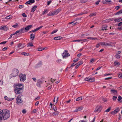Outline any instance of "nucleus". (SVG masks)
<instances>
[{"mask_svg":"<svg viewBox=\"0 0 122 122\" xmlns=\"http://www.w3.org/2000/svg\"><path fill=\"white\" fill-rule=\"evenodd\" d=\"M14 91L16 94H21L23 92V85L21 84H16L14 86Z\"/></svg>","mask_w":122,"mask_h":122,"instance_id":"nucleus-1","label":"nucleus"},{"mask_svg":"<svg viewBox=\"0 0 122 122\" xmlns=\"http://www.w3.org/2000/svg\"><path fill=\"white\" fill-rule=\"evenodd\" d=\"M10 116V112L8 110L0 109V120H5L8 118Z\"/></svg>","mask_w":122,"mask_h":122,"instance_id":"nucleus-2","label":"nucleus"},{"mask_svg":"<svg viewBox=\"0 0 122 122\" xmlns=\"http://www.w3.org/2000/svg\"><path fill=\"white\" fill-rule=\"evenodd\" d=\"M19 73V71L17 69L15 68L12 70V73L11 75L13 77H15L17 76Z\"/></svg>","mask_w":122,"mask_h":122,"instance_id":"nucleus-3","label":"nucleus"},{"mask_svg":"<svg viewBox=\"0 0 122 122\" xmlns=\"http://www.w3.org/2000/svg\"><path fill=\"white\" fill-rule=\"evenodd\" d=\"M23 95L22 94L19 95L16 98V103L19 104L20 103H21L23 102V101L21 100V97Z\"/></svg>","mask_w":122,"mask_h":122,"instance_id":"nucleus-4","label":"nucleus"},{"mask_svg":"<svg viewBox=\"0 0 122 122\" xmlns=\"http://www.w3.org/2000/svg\"><path fill=\"white\" fill-rule=\"evenodd\" d=\"M20 79V81H24L26 79V75L25 74H22L21 73L19 75Z\"/></svg>","mask_w":122,"mask_h":122,"instance_id":"nucleus-5","label":"nucleus"},{"mask_svg":"<svg viewBox=\"0 0 122 122\" xmlns=\"http://www.w3.org/2000/svg\"><path fill=\"white\" fill-rule=\"evenodd\" d=\"M62 56H63V58H65L66 57L70 56V54L68 52L67 50H65L62 54Z\"/></svg>","mask_w":122,"mask_h":122,"instance_id":"nucleus-6","label":"nucleus"},{"mask_svg":"<svg viewBox=\"0 0 122 122\" xmlns=\"http://www.w3.org/2000/svg\"><path fill=\"white\" fill-rule=\"evenodd\" d=\"M42 82L40 80H37V83L36 84V86L39 87H41V85L42 84Z\"/></svg>","mask_w":122,"mask_h":122,"instance_id":"nucleus-7","label":"nucleus"},{"mask_svg":"<svg viewBox=\"0 0 122 122\" xmlns=\"http://www.w3.org/2000/svg\"><path fill=\"white\" fill-rule=\"evenodd\" d=\"M102 109V107L101 106L99 107H97L94 111V112H98V111L100 112Z\"/></svg>","mask_w":122,"mask_h":122,"instance_id":"nucleus-8","label":"nucleus"},{"mask_svg":"<svg viewBox=\"0 0 122 122\" xmlns=\"http://www.w3.org/2000/svg\"><path fill=\"white\" fill-rule=\"evenodd\" d=\"M101 45V46H110L111 45V44L105 42H100Z\"/></svg>","mask_w":122,"mask_h":122,"instance_id":"nucleus-9","label":"nucleus"},{"mask_svg":"<svg viewBox=\"0 0 122 122\" xmlns=\"http://www.w3.org/2000/svg\"><path fill=\"white\" fill-rule=\"evenodd\" d=\"M32 26V25H28L24 29V30L27 31L28 30L30 29Z\"/></svg>","mask_w":122,"mask_h":122,"instance_id":"nucleus-10","label":"nucleus"},{"mask_svg":"<svg viewBox=\"0 0 122 122\" xmlns=\"http://www.w3.org/2000/svg\"><path fill=\"white\" fill-rule=\"evenodd\" d=\"M111 1V0H104L102 1V2L104 4H109V3Z\"/></svg>","mask_w":122,"mask_h":122,"instance_id":"nucleus-11","label":"nucleus"},{"mask_svg":"<svg viewBox=\"0 0 122 122\" xmlns=\"http://www.w3.org/2000/svg\"><path fill=\"white\" fill-rule=\"evenodd\" d=\"M8 29V28L6 26H0V30H4L5 31H6Z\"/></svg>","mask_w":122,"mask_h":122,"instance_id":"nucleus-12","label":"nucleus"},{"mask_svg":"<svg viewBox=\"0 0 122 122\" xmlns=\"http://www.w3.org/2000/svg\"><path fill=\"white\" fill-rule=\"evenodd\" d=\"M114 20L115 22H119L122 21V19L120 17L116 18L114 19Z\"/></svg>","mask_w":122,"mask_h":122,"instance_id":"nucleus-13","label":"nucleus"},{"mask_svg":"<svg viewBox=\"0 0 122 122\" xmlns=\"http://www.w3.org/2000/svg\"><path fill=\"white\" fill-rule=\"evenodd\" d=\"M43 27V26L42 25L38 27L37 28H36L34 30H31V32H35L39 30H40V29L42 28Z\"/></svg>","mask_w":122,"mask_h":122,"instance_id":"nucleus-14","label":"nucleus"},{"mask_svg":"<svg viewBox=\"0 0 122 122\" xmlns=\"http://www.w3.org/2000/svg\"><path fill=\"white\" fill-rule=\"evenodd\" d=\"M42 65L41 61H40L36 66V68H37L40 67Z\"/></svg>","mask_w":122,"mask_h":122,"instance_id":"nucleus-15","label":"nucleus"},{"mask_svg":"<svg viewBox=\"0 0 122 122\" xmlns=\"http://www.w3.org/2000/svg\"><path fill=\"white\" fill-rule=\"evenodd\" d=\"M4 98L5 100L8 101H11L14 99V98H10L8 97L7 96H5Z\"/></svg>","mask_w":122,"mask_h":122,"instance_id":"nucleus-16","label":"nucleus"},{"mask_svg":"<svg viewBox=\"0 0 122 122\" xmlns=\"http://www.w3.org/2000/svg\"><path fill=\"white\" fill-rule=\"evenodd\" d=\"M107 26L106 25H103L102 26V30H107Z\"/></svg>","mask_w":122,"mask_h":122,"instance_id":"nucleus-17","label":"nucleus"},{"mask_svg":"<svg viewBox=\"0 0 122 122\" xmlns=\"http://www.w3.org/2000/svg\"><path fill=\"white\" fill-rule=\"evenodd\" d=\"M63 37L61 36H57L54 38V39L55 40H57L61 39Z\"/></svg>","mask_w":122,"mask_h":122,"instance_id":"nucleus-18","label":"nucleus"},{"mask_svg":"<svg viewBox=\"0 0 122 122\" xmlns=\"http://www.w3.org/2000/svg\"><path fill=\"white\" fill-rule=\"evenodd\" d=\"M35 35L34 34L32 33L30 35V39L32 40L34 39L35 38Z\"/></svg>","mask_w":122,"mask_h":122,"instance_id":"nucleus-19","label":"nucleus"},{"mask_svg":"<svg viewBox=\"0 0 122 122\" xmlns=\"http://www.w3.org/2000/svg\"><path fill=\"white\" fill-rule=\"evenodd\" d=\"M59 12V10L58 9H57V10L52 12L53 15H57Z\"/></svg>","mask_w":122,"mask_h":122,"instance_id":"nucleus-20","label":"nucleus"},{"mask_svg":"<svg viewBox=\"0 0 122 122\" xmlns=\"http://www.w3.org/2000/svg\"><path fill=\"white\" fill-rule=\"evenodd\" d=\"M18 46L20 49L24 47L23 45L21 43H19L18 45Z\"/></svg>","mask_w":122,"mask_h":122,"instance_id":"nucleus-21","label":"nucleus"},{"mask_svg":"<svg viewBox=\"0 0 122 122\" xmlns=\"http://www.w3.org/2000/svg\"><path fill=\"white\" fill-rule=\"evenodd\" d=\"M24 28H21L20 30H19V31H20L19 33H20L21 34L24 33L25 32L24 31Z\"/></svg>","mask_w":122,"mask_h":122,"instance_id":"nucleus-22","label":"nucleus"},{"mask_svg":"<svg viewBox=\"0 0 122 122\" xmlns=\"http://www.w3.org/2000/svg\"><path fill=\"white\" fill-rule=\"evenodd\" d=\"M37 6H35L33 7L32 9L31 12H34L36 10Z\"/></svg>","mask_w":122,"mask_h":122,"instance_id":"nucleus-23","label":"nucleus"},{"mask_svg":"<svg viewBox=\"0 0 122 122\" xmlns=\"http://www.w3.org/2000/svg\"><path fill=\"white\" fill-rule=\"evenodd\" d=\"M118 113V112H117L116 111H115V110L110 112L111 114L113 115H115V114H117Z\"/></svg>","mask_w":122,"mask_h":122,"instance_id":"nucleus-24","label":"nucleus"},{"mask_svg":"<svg viewBox=\"0 0 122 122\" xmlns=\"http://www.w3.org/2000/svg\"><path fill=\"white\" fill-rule=\"evenodd\" d=\"M55 112H53V115L55 116L58 115L59 113V112L57 111Z\"/></svg>","mask_w":122,"mask_h":122,"instance_id":"nucleus-25","label":"nucleus"},{"mask_svg":"<svg viewBox=\"0 0 122 122\" xmlns=\"http://www.w3.org/2000/svg\"><path fill=\"white\" fill-rule=\"evenodd\" d=\"M89 79L90 80V81H89V82H94L95 81V79L94 78H89Z\"/></svg>","mask_w":122,"mask_h":122,"instance_id":"nucleus-26","label":"nucleus"},{"mask_svg":"<svg viewBox=\"0 0 122 122\" xmlns=\"http://www.w3.org/2000/svg\"><path fill=\"white\" fill-rule=\"evenodd\" d=\"M114 65L115 66H118L120 64L119 62L117 61H116L114 63Z\"/></svg>","mask_w":122,"mask_h":122,"instance_id":"nucleus-27","label":"nucleus"},{"mask_svg":"<svg viewBox=\"0 0 122 122\" xmlns=\"http://www.w3.org/2000/svg\"><path fill=\"white\" fill-rule=\"evenodd\" d=\"M96 15V13H93L90 14L89 15V16L92 17V16H95Z\"/></svg>","mask_w":122,"mask_h":122,"instance_id":"nucleus-28","label":"nucleus"},{"mask_svg":"<svg viewBox=\"0 0 122 122\" xmlns=\"http://www.w3.org/2000/svg\"><path fill=\"white\" fill-rule=\"evenodd\" d=\"M111 107H110L108 109L105 110V112H108L111 110Z\"/></svg>","mask_w":122,"mask_h":122,"instance_id":"nucleus-29","label":"nucleus"},{"mask_svg":"<svg viewBox=\"0 0 122 122\" xmlns=\"http://www.w3.org/2000/svg\"><path fill=\"white\" fill-rule=\"evenodd\" d=\"M22 54L23 55H24L25 56H28L29 55V54L28 53L24 52L22 53Z\"/></svg>","mask_w":122,"mask_h":122,"instance_id":"nucleus-30","label":"nucleus"},{"mask_svg":"<svg viewBox=\"0 0 122 122\" xmlns=\"http://www.w3.org/2000/svg\"><path fill=\"white\" fill-rule=\"evenodd\" d=\"M48 12V10L47 9L45 10L43 12V13H42L43 15H44L45 13H47Z\"/></svg>","mask_w":122,"mask_h":122,"instance_id":"nucleus-31","label":"nucleus"},{"mask_svg":"<svg viewBox=\"0 0 122 122\" xmlns=\"http://www.w3.org/2000/svg\"><path fill=\"white\" fill-rule=\"evenodd\" d=\"M53 110L54 111H57V107L56 106H54L53 108Z\"/></svg>","mask_w":122,"mask_h":122,"instance_id":"nucleus-32","label":"nucleus"},{"mask_svg":"<svg viewBox=\"0 0 122 122\" xmlns=\"http://www.w3.org/2000/svg\"><path fill=\"white\" fill-rule=\"evenodd\" d=\"M56 98V97H54L53 101H54V102H55L56 100V102L55 103H56L58 101V97H57V98Z\"/></svg>","mask_w":122,"mask_h":122,"instance_id":"nucleus-33","label":"nucleus"},{"mask_svg":"<svg viewBox=\"0 0 122 122\" xmlns=\"http://www.w3.org/2000/svg\"><path fill=\"white\" fill-rule=\"evenodd\" d=\"M111 91L112 92L114 93H116L117 92V90H115L111 89Z\"/></svg>","mask_w":122,"mask_h":122,"instance_id":"nucleus-34","label":"nucleus"},{"mask_svg":"<svg viewBox=\"0 0 122 122\" xmlns=\"http://www.w3.org/2000/svg\"><path fill=\"white\" fill-rule=\"evenodd\" d=\"M33 46V45L32 43H28L27 45V46L28 47L29 46Z\"/></svg>","mask_w":122,"mask_h":122,"instance_id":"nucleus-35","label":"nucleus"},{"mask_svg":"<svg viewBox=\"0 0 122 122\" xmlns=\"http://www.w3.org/2000/svg\"><path fill=\"white\" fill-rule=\"evenodd\" d=\"M120 109L118 107H117L116 108L115 110L117 112H119L120 111Z\"/></svg>","mask_w":122,"mask_h":122,"instance_id":"nucleus-36","label":"nucleus"},{"mask_svg":"<svg viewBox=\"0 0 122 122\" xmlns=\"http://www.w3.org/2000/svg\"><path fill=\"white\" fill-rule=\"evenodd\" d=\"M82 98L81 97H78L76 99V101H78L82 99Z\"/></svg>","mask_w":122,"mask_h":122,"instance_id":"nucleus-37","label":"nucleus"},{"mask_svg":"<svg viewBox=\"0 0 122 122\" xmlns=\"http://www.w3.org/2000/svg\"><path fill=\"white\" fill-rule=\"evenodd\" d=\"M58 30L57 29L56 30H53L51 33V34H54V33H56V32Z\"/></svg>","mask_w":122,"mask_h":122,"instance_id":"nucleus-38","label":"nucleus"},{"mask_svg":"<svg viewBox=\"0 0 122 122\" xmlns=\"http://www.w3.org/2000/svg\"><path fill=\"white\" fill-rule=\"evenodd\" d=\"M11 18V16L10 15H9L8 16H7L5 18V19H9L10 18Z\"/></svg>","mask_w":122,"mask_h":122,"instance_id":"nucleus-39","label":"nucleus"},{"mask_svg":"<svg viewBox=\"0 0 122 122\" xmlns=\"http://www.w3.org/2000/svg\"><path fill=\"white\" fill-rule=\"evenodd\" d=\"M87 1V0H81L80 1V2L82 3H86Z\"/></svg>","mask_w":122,"mask_h":122,"instance_id":"nucleus-40","label":"nucleus"},{"mask_svg":"<svg viewBox=\"0 0 122 122\" xmlns=\"http://www.w3.org/2000/svg\"><path fill=\"white\" fill-rule=\"evenodd\" d=\"M80 41H83V42H85L87 41L88 40L86 39H80Z\"/></svg>","mask_w":122,"mask_h":122,"instance_id":"nucleus-41","label":"nucleus"},{"mask_svg":"<svg viewBox=\"0 0 122 122\" xmlns=\"http://www.w3.org/2000/svg\"><path fill=\"white\" fill-rule=\"evenodd\" d=\"M88 35H89L88 34L86 33L84 34L81 35V37L82 38L83 37L85 36H87Z\"/></svg>","mask_w":122,"mask_h":122,"instance_id":"nucleus-42","label":"nucleus"},{"mask_svg":"<svg viewBox=\"0 0 122 122\" xmlns=\"http://www.w3.org/2000/svg\"><path fill=\"white\" fill-rule=\"evenodd\" d=\"M100 45H101L100 42H99L97 44L96 46L97 48H98L100 46Z\"/></svg>","mask_w":122,"mask_h":122,"instance_id":"nucleus-43","label":"nucleus"},{"mask_svg":"<svg viewBox=\"0 0 122 122\" xmlns=\"http://www.w3.org/2000/svg\"><path fill=\"white\" fill-rule=\"evenodd\" d=\"M29 0L30 1V3L31 4L34 3L35 1V0Z\"/></svg>","mask_w":122,"mask_h":122,"instance_id":"nucleus-44","label":"nucleus"},{"mask_svg":"<svg viewBox=\"0 0 122 122\" xmlns=\"http://www.w3.org/2000/svg\"><path fill=\"white\" fill-rule=\"evenodd\" d=\"M115 56L116 58L118 59L120 57V56L118 54H117Z\"/></svg>","mask_w":122,"mask_h":122,"instance_id":"nucleus-45","label":"nucleus"},{"mask_svg":"<svg viewBox=\"0 0 122 122\" xmlns=\"http://www.w3.org/2000/svg\"><path fill=\"white\" fill-rule=\"evenodd\" d=\"M117 98V97L116 96H114L113 97V101H115Z\"/></svg>","mask_w":122,"mask_h":122,"instance_id":"nucleus-46","label":"nucleus"},{"mask_svg":"<svg viewBox=\"0 0 122 122\" xmlns=\"http://www.w3.org/2000/svg\"><path fill=\"white\" fill-rule=\"evenodd\" d=\"M94 61V59L93 58L90 61V63H93Z\"/></svg>","mask_w":122,"mask_h":122,"instance_id":"nucleus-47","label":"nucleus"},{"mask_svg":"<svg viewBox=\"0 0 122 122\" xmlns=\"http://www.w3.org/2000/svg\"><path fill=\"white\" fill-rule=\"evenodd\" d=\"M47 15L48 16H53V14L52 12L49 13Z\"/></svg>","mask_w":122,"mask_h":122,"instance_id":"nucleus-48","label":"nucleus"},{"mask_svg":"<svg viewBox=\"0 0 122 122\" xmlns=\"http://www.w3.org/2000/svg\"><path fill=\"white\" fill-rule=\"evenodd\" d=\"M18 26V24L17 23H16V25H13L12 26L14 28H15L17 27Z\"/></svg>","mask_w":122,"mask_h":122,"instance_id":"nucleus-49","label":"nucleus"},{"mask_svg":"<svg viewBox=\"0 0 122 122\" xmlns=\"http://www.w3.org/2000/svg\"><path fill=\"white\" fill-rule=\"evenodd\" d=\"M121 13H122L121 12V10H120V11H118V12H117L116 13L115 15H119L120 14H121Z\"/></svg>","mask_w":122,"mask_h":122,"instance_id":"nucleus-50","label":"nucleus"},{"mask_svg":"<svg viewBox=\"0 0 122 122\" xmlns=\"http://www.w3.org/2000/svg\"><path fill=\"white\" fill-rule=\"evenodd\" d=\"M121 13H122L121 12V10H120V11H118V12H117L116 13L115 15H119L120 14H121Z\"/></svg>","mask_w":122,"mask_h":122,"instance_id":"nucleus-51","label":"nucleus"},{"mask_svg":"<svg viewBox=\"0 0 122 122\" xmlns=\"http://www.w3.org/2000/svg\"><path fill=\"white\" fill-rule=\"evenodd\" d=\"M121 13H122L121 12V10H120V11H118V12H117L116 13L115 15H119L120 14H121Z\"/></svg>","mask_w":122,"mask_h":122,"instance_id":"nucleus-52","label":"nucleus"},{"mask_svg":"<svg viewBox=\"0 0 122 122\" xmlns=\"http://www.w3.org/2000/svg\"><path fill=\"white\" fill-rule=\"evenodd\" d=\"M104 22L105 23L108 22L110 21V19H106L104 20Z\"/></svg>","mask_w":122,"mask_h":122,"instance_id":"nucleus-53","label":"nucleus"},{"mask_svg":"<svg viewBox=\"0 0 122 122\" xmlns=\"http://www.w3.org/2000/svg\"><path fill=\"white\" fill-rule=\"evenodd\" d=\"M118 77L119 78H122V73H120L118 75Z\"/></svg>","mask_w":122,"mask_h":122,"instance_id":"nucleus-54","label":"nucleus"},{"mask_svg":"<svg viewBox=\"0 0 122 122\" xmlns=\"http://www.w3.org/2000/svg\"><path fill=\"white\" fill-rule=\"evenodd\" d=\"M82 17H81V18H75V21H76L77 20H81V18H82Z\"/></svg>","mask_w":122,"mask_h":122,"instance_id":"nucleus-55","label":"nucleus"},{"mask_svg":"<svg viewBox=\"0 0 122 122\" xmlns=\"http://www.w3.org/2000/svg\"><path fill=\"white\" fill-rule=\"evenodd\" d=\"M122 99V97L120 96H119L118 97V101H120Z\"/></svg>","mask_w":122,"mask_h":122,"instance_id":"nucleus-56","label":"nucleus"},{"mask_svg":"<svg viewBox=\"0 0 122 122\" xmlns=\"http://www.w3.org/2000/svg\"><path fill=\"white\" fill-rule=\"evenodd\" d=\"M22 15L24 17H27V15L25 13H23L22 14Z\"/></svg>","mask_w":122,"mask_h":122,"instance_id":"nucleus-57","label":"nucleus"},{"mask_svg":"<svg viewBox=\"0 0 122 122\" xmlns=\"http://www.w3.org/2000/svg\"><path fill=\"white\" fill-rule=\"evenodd\" d=\"M120 8V6H118L116 7L115 8V9H116L117 10H118Z\"/></svg>","mask_w":122,"mask_h":122,"instance_id":"nucleus-58","label":"nucleus"},{"mask_svg":"<svg viewBox=\"0 0 122 122\" xmlns=\"http://www.w3.org/2000/svg\"><path fill=\"white\" fill-rule=\"evenodd\" d=\"M112 78V77L106 78L105 79L106 80H109Z\"/></svg>","mask_w":122,"mask_h":122,"instance_id":"nucleus-59","label":"nucleus"},{"mask_svg":"<svg viewBox=\"0 0 122 122\" xmlns=\"http://www.w3.org/2000/svg\"><path fill=\"white\" fill-rule=\"evenodd\" d=\"M24 6L23 5H20L19 6V8L20 9H22L24 7Z\"/></svg>","mask_w":122,"mask_h":122,"instance_id":"nucleus-60","label":"nucleus"},{"mask_svg":"<svg viewBox=\"0 0 122 122\" xmlns=\"http://www.w3.org/2000/svg\"><path fill=\"white\" fill-rule=\"evenodd\" d=\"M22 113L24 114H25L26 112V111L25 109H23L22 111Z\"/></svg>","mask_w":122,"mask_h":122,"instance_id":"nucleus-61","label":"nucleus"},{"mask_svg":"<svg viewBox=\"0 0 122 122\" xmlns=\"http://www.w3.org/2000/svg\"><path fill=\"white\" fill-rule=\"evenodd\" d=\"M77 108L78 109V111H80L82 109V107H78V108Z\"/></svg>","mask_w":122,"mask_h":122,"instance_id":"nucleus-62","label":"nucleus"},{"mask_svg":"<svg viewBox=\"0 0 122 122\" xmlns=\"http://www.w3.org/2000/svg\"><path fill=\"white\" fill-rule=\"evenodd\" d=\"M77 64H78L79 65L82 64L83 62L82 61H80L79 62L77 63Z\"/></svg>","mask_w":122,"mask_h":122,"instance_id":"nucleus-63","label":"nucleus"},{"mask_svg":"<svg viewBox=\"0 0 122 122\" xmlns=\"http://www.w3.org/2000/svg\"><path fill=\"white\" fill-rule=\"evenodd\" d=\"M76 66L75 67V68L76 69L77 68L80 66L78 64H77V63L76 64Z\"/></svg>","mask_w":122,"mask_h":122,"instance_id":"nucleus-64","label":"nucleus"}]
</instances>
